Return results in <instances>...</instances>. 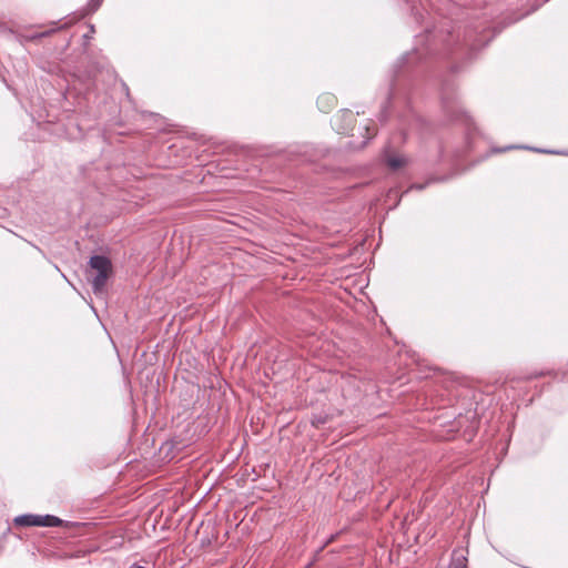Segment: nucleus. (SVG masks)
Segmentation results:
<instances>
[{
  "instance_id": "13",
  "label": "nucleus",
  "mask_w": 568,
  "mask_h": 568,
  "mask_svg": "<svg viewBox=\"0 0 568 568\" xmlns=\"http://www.w3.org/2000/svg\"><path fill=\"white\" fill-rule=\"evenodd\" d=\"M326 98H327L329 101H333V100H334V98H333V97H328V95H327Z\"/></svg>"
},
{
  "instance_id": "12",
  "label": "nucleus",
  "mask_w": 568,
  "mask_h": 568,
  "mask_svg": "<svg viewBox=\"0 0 568 568\" xmlns=\"http://www.w3.org/2000/svg\"><path fill=\"white\" fill-rule=\"evenodd\" d=\"M90 31H91V33H94L95 30H94V26L93 24L90 26Z\"/></svg>"
},
{
  "instance_id": "2",
  "label": "nucleus",
  "mask_w": 568,
  "mask_h": 568,
  "mask_svg": "<svg viewBox=\"0 0 568 568\" xmlns=\"http://www.w3.org/2000/svg\"><path fill=\"white\" fill-rule=\"evenodd\" d=\"M16 526L19 527H60L62 526V519L53 515H33L24 514L17 516L13 519Z\"/></svg>"
},
{
  "instance_id": "9",
  "label": "nucleus",
  "mask_w": 568,
  "mask_h": 568,
  "mask_svg": "<svg viewBox=\"0 0 568 568\" xmlns=\"http://www.w3.org/2000/svg\"><path fill=\"white\" fill-rule=\"evenodd\" d=\"M535 151L537 152H541V153H550L551 151H547V150H540V149H534Z\"/></svg>"
},
{
  "instance_id": "5",
  "label": "nucleus",
  "mask_w": 568,
  "mask_h": 568,
  "mask_svg": "<svg viewBox=\"0 0 568 568\" xmlns=\"http://www.w3.org/2000/svg\"><path fill=\"white\" fill-rule=\"evenodd\" d=\"M449 568H468L467 567V558L462 552L455 550L453 552L452 561Z\"/></svg>"
},
{
  "instance_id": "6",
  "label": "nucleus",
  "mask_w": 568,
  "mask_h": 568,
  "mask_svg": "<svg viewBox=\"0 0 568 568\" xmlns=\"http://www.w3.org/2000/svg\"><path fill=\"white\" fill-rule=\"evenodd\" d=\"M103 0H89L85 8L81 11L80 18L95 12L102 4Z\"/></svg>"
},
{
  "instance_id": "1",
  "label": "nucleus",
  "mask_w": 568,
  "mask_h": 568,
  "mask_svg": "<svg viewBox=\"0 0 568 568\" xmlns=\"http://www.w3.org/2000/svg\"><path fill=\"white\" fill-rule=\"evenodd\" d=\"M90 267L95 271V275L92 276L91 284L92 290L95 294L102 292L110 272H111V262L106 256L103 255H93L89 261Z\"/></svg>"
},
{
  "instance_id": "7",
  "label": "nucleus",
  "mask_w": 568,
  "mask_h": 568,
  "mask_svg": "<svg viewBox=\"0 0 568 568\" xmlns=\"http://www.w3.org/2000/svg\"><path fill=\"white\" fill-rule=\"evenodd\" d=\"M405 163H406V159L403 156H389L387 159V164L393 170H397V169L402 168L403 165H405Z\"/></svg>"
},
{
  "instance_id": "8",
  "label": "nucleus",
  "mask_w": 568,
  "mask_h": 568,
  "mask_svg": "<svg viewBox=\"0 0 568 568\" xmlns=\"http://www.w3.org/2000/svg\"><path fill=\"white\" fill-rule=\"evenodd\" d=\"M414 189L423 190L425 187V184H415L413 185Z\"/></svg>"
},
{
  "instance_id": "4",
  "label": "nucleus",
  "mask_w": 568,
  "mask_h": 568,
  "mask_svg": "<svg viewBox=\"0 0 568 568\" xmlns=\"http://www.w3.org/2000/svg\"><path fill=\"white\" fill-rule=\"evenodd\" d=\"M73 22L74 21H68V22H64L62 24H59V22L53 21V22L50 23V26H51L50 29L44 30V31L39 32V33H36V34L31 36L29 39L30 40H36V39H41V38L50 37L51 34L55 33L59 30H63V29L69 28Z\"/></svg>"
},
{
  "instance_id": "3",
  "label": "nucleus",
  "mask_w": 568,
  "mask_h": 568,
  "mask_svg": "<svg viewBox=\"0 0 568 568\" xmlns=\"http://www.w3.org/2000/svg\"><path fill=\"white\" fill-rule=\"evenodd\" d=\"M486 42V38L484 36H478L473 29H469L464 34V43L468 45L471 50L479 49Z\"/></svg>"
},
{
  "instance_id": "11",
  "label": "nucleus",
  "mask_w": 568,
  "mask_h": 568,
  "mask_svg": "<svg viewBox=\"0 0 568 568\" xmlns=\"http://www.w3.org/2000/svg\"><path fill=\"white\" fill-rule=\"evenodd\" d=\"M91 34H92V33H91V31H88V34H84V39H85V40L90 39V38H91Z\"/></svg>"
},
{
  "instance_id": "14",
  "label": "nucleus",
  "mask_w": 568,
  "mask_h": 568,
  "mask_svg": "<svg viewBox=\"0 0 568 568\" xmlns=\"http://www.w3.org/2000/svg\"><path fill=\"white\" fill-rule=\"evenodd\" d=\"M511 149H513V146H507V148L504 149V151L511 150Z\"/></svg>"
},
{
  "instance_id": "10",
  "label": "nucleus",
  "mask_w": 568,
  "mask_h": 568,
  "mask_svg": "<svg viewBox=\"0 0 568 568\" xmlns=\"http://www.w3.org/2000/svg\"><path fill=\"white\" fill-rule=\"evenodd\" d=\"M130 568H146V567L140 566L138 564H133Z\"/></svg>"
}]
</instances>
